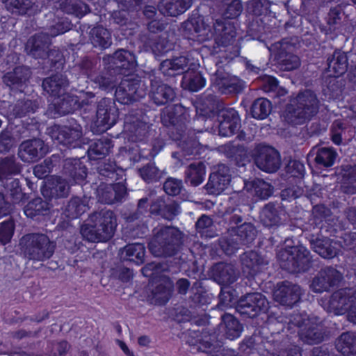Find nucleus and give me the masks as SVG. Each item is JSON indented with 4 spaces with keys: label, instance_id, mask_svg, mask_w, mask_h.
Instances as JSON below:
<instances>
[{
    "label": "nucleus",
    "instance_id": "8fccbe9b",
    "mask_svg": "<svg viewBox=\"0 0 356 356\" xmlns=\"http://www.w3.org/2000/svg\"><path fill=\"white\" fill-rule=\"evenodd\" d=\"M21 165L17 162L15 156H6L0 159V181L4 183L9 176L15 175L20 172Z\"/></svg>",
    "mask_w": 356,
    "mask_h": 356
},
{
    "label": "nucleus",
    "instance_id": "603ef678",
    "mask_svg": "<svg viewBox=\"0 0 356 356\" xmlns=\"http://www.w3.org/2000/svg\"><path fill=\"white\" fill-rule=\"evenodd\" d=\"M205 82V79L200 72L187 70L183 76L181 85L185 89L195 92L204 87Z\"/></svg>",
    "mask_w": 356,
    "mask_h": 356
},
{
    "label": "nucleus",
    "instance_id": "774afa93",
    "mask_svg": "<svg viewBox=\"0 0 356 356\" xmlns=\"http://www.w3.org/2000/svg\"><path fill=\"white\" fill-rule=\"evenodd\" d=\"M87 205L79 197H72L68 202L65 213L70 218H76L86 211Z\"/></svg>",
    "mask_w": 356,
    "mask_h": 356
},
{
    "label": "nucleus",
    "instance_id": "ddd939ff",
    "mask_svg": "<svg viewBox=\"0 0 356 356\" xmlns=\"http://www.w3.org/2000/svg\"><path fill=\"white\" fill-rule=\"evenodd\" d=\"M354 303H356V290L353 288H343L332 293L326 309L336 315H342L348 313Z\"/></svg>",
    "mask_w": 356,
    "mask_h": 356
},
{
    "label": "nucleus",
    "instance_id": "bf43d9fd",
    "mask_svg": "<svg viewBox=\"0 0 356 356\" xmlns=\"http://www.w3.org/2000/svg\"><path fill=\"white\" fill-rule=\"evenodd\" d=\"M6 8L17 15L31 14L35 3L31 0H2Z\"/></svg>",
    "mask_w": 356,
    "mask_h": 356
},
{
    "label": "nucleus",
    "instance_id": "393cba45",
    "mask_svg": "<svg viewBox=\"0 0 356 356\" xmlns=\"http://www.w3.org/2000/svg\"><path fill=\"white\" fill-rule=\"evenodd\" d=\"M113 71L126 73L133 70L136 66L135 56L130 51L121 49L117 50L112 56H108Z\"/></svg>",
    "mask_w": 356,
    "mask_h": 356
},
{
    "label": "nucleus",
    "instance_id": "58836bf2",
    "mask_svg": "<svg viewBox=\"0 0 356 356\" xmlns=\"http://www.w3.org/2000/svg\"><path fill=\"white\" fill-rule=\"evenodd\" d=\"M49 209V202L41 197H36L24 207V212L28 218L38 220L41 216L48 214Z\"/></svg>",
    "mask_w": 356,
    "mask_h": 356
},
{
    "label": "nucleus",
    "instance_id": "e2e57ef3",
    "mask_svg": "<svg viewBox=\"0 0 356 356\" xmlns=\"http://www.w3.org/2000/svg\"><path fill=\"white\" fill-rule=\"evenodd\" d=\"M250 186L255 196L261 200L268 199L273 195L274 187L261 179H254Z\"/></svg>",
    "mask_w": 356,
    "mask_h": 356
},
{
    "label": "nucleus",
    "instance_id": "1a4fd4ad",
    "mask_svg": "<svg viewBox=\"0 0 356 356\" xmlns=\"http://www.w3.org/2000/svg\"><path fill=\"white\" fill-rule=\"evenodd\" d=\"M343 279V274L340 271L332 266H326L313 277L309 287L313 292L317 293L330 292L337 287Z\"/></svg>",
    "mask_w": 356,
    "mask_h": 356
},
{
    "label": "nucleus",
    "instance_id": "a18cd8bd",
    "mask_svg": "<svg viewBox=\"0 0 356 356\" xmlns=\"http://www.w3.org/2000/svg\"><path fill=\"white\" fill-rule=\"evenodd\" d=\"M90 40L94 47L101 49H106L112 44L111 33L102 26H97L90 30Z\"/></svg>",
    "mask_w": 356,
    "mask_h": 356
},
{
    "label": "nucleus",
    "instance_id": "f8f14e48",
    "mask_svg": "<svg viewBox=\"0 0 356 356\" xmlns=\"http://www.w3.org/2000/svg\"><path fill=\"white\" fill-rule=\"evenodd\" d=\"M50 133L53 140L70 148L80 147L81 144L82 127L76 122L70 126H54Z\"/></svg>",
    "mask_w": 356,
    "mask_h": 356
},
{
    "label": "nucleus",
    "instance_id": "864d4df0",
    "mask_svg": "<svg viewBox=\"0 0 356 356\" xmlns=\"http://www.w3.org/2000/svg\"><path fill=\"white\" fill-rule=\"evenodd\" d=\"M104 69L99 73L92 74L90 80L95 83L99 88L103 90H109L115 87V76L112 69Z\"/></svg>",
    "mask_w": 356,
    "mask_h": 356
},
{
    "label": "nucleus",
    "instance_id": "20e7f679",
    "mask_svg": "<svg viewBox=\"0 0 356 356\" xmlns=\"http://www.w3.org/2000/svg\"><path fill=\"white\" fill-rule=\"evenodd\" d=\"M19 246L26 259L43 262L53 256L56 243L44 234L31 233L20 238Z\"/></svg>",
    "mask_w": 356,
    "mask_h": 356
},
{
    "label": "nucleus",
    "instance_id": "09e8293b",
    "mask_svg": "<svg viewBox=\"0 0 356 356\" xmlns=\"http://www.w3.org/2000/svg\"><path fill=\"white\" fill-rule=\"evenodd\" d=\"M59 98L54 106L56 112L60 115H64L72 113L79 106V99L76 95L65 92Z\"/></svg>",
    "mask_w": 356,
    "mask_h": 356
},
{
    "label": "nucleus",
    "instance_id": "a211bd4d",
    "mask_svg": "<svg viewBox=\"0 0 356 356\" xmlns=\"http://www.w3.org/2000/svg\"><path fill=\"white\" fill-rule=\"evenodd\" d=\"M48 152V146L39 138L26 140L22 142L18 149V156L22 161L31 163L43 158Z\"/></svg>",
    "mask_w": 356,
    "mask_h": 356
},
{
    "label": "nucleus",
    "instance_id": "6e6d98bb",
    "mask_svg": "<svg viewBox=\"0 0 356 356\" xmlns=\"http://www.w3.org/2000/svg\"><path fill=\"white\" fill-rule=\"evenodd\" d=\"M36 108V104L31 100L19 99L9 106V111L14 118H22L30 113H34Z\"/></svg>",
    "mask_w": 356,
    "mask_h": 356
},
{
    "label": "nucleus",
    "instance_id": "a878e982",
    "mask_svg": "<svg viewBox=\"0 0 356 356\" xmlns=\"http://www.w3.org/2000/svg\"><path fill=\"white\" fill-rule=\"evenodd\" d=\"M31 76L32 72L30 67L20 65L15 67L13 71L7 72L2 79L6 86L20 90L27 84Z\"/></svg>",
    "mask_w": 356,
    "mask_h": 356
},
{
    "label": "nucleus",
    "instance_id": "cd10ccee",
    "mask_svg": "<svg viewBox=\"0 0 356 356\" xmlns=\"http://www.w3.org/2000/svg\"><path fill=\"white\" fill-rule=\"evenodd\" d=\"M152 126V124L149 125L138 118L128 115L125 118L124 128L133 141H138L143 140L147 136Z\"/></svg>",
    "mask_w": 356,
    "mask_h": 356
},
{
    "label": "nucleus",
    "instance_id": "37998d69",
    "mask_svg": "<svg viewBox=\"0 0 356 356\" xmlns=\"http://www.w3.org/2000/svg\"><path fill=\"white\" fill-rule=\"evenodd\" d=\"M221 320L225 325V336L227 339L234 340L240 337L243 327L235 316L225 313L221 316Z\"/></svg>",
    "mask_w": 356,
    "mask_h": 356
},
{
    "label": "nucleus",
    "instance_id": "4468645a",
    "mask_svg": "<svg viewBox=\"0 0 356 356\" xmlns=\"http://www.w3.org/2000/svg\"><path fill=\"white\" fill-rule=\"evenodd\" d=\"M310 248L324 259H332L338 254L337 243L321 234V231H312L306 233Z\"/></svg>",
    "mask_w": 356,
    "mask_h": 356
},
{
    "label": "nucleus",
    "instance_id": "4c0bfd02",
    "mask_svg": "<svg viewBox=\"0 0 356 356\" xmlns=\"http://www.w3.org/2000/svg\"><path fill=\"white\" fill-rule=\"evenodd\" d=\"M242 245L252 243L257 236V229L252 222H243L236 227H230Z\"/></svg>",
    "mask_w": 356,
    "mask_h": 356
},
{
    "label": "nucleus",
    "instance_id": "c9c22d12",
    "mask_svg": "<svg viewBox=\"0 0 356 356\" xmlns=\"http://www.w3.org/2000/svg\"><path fill=\"white\" fill-rule=\"evenodd\" d=\"M174 283L166 275L157 274V305H164L172 297Z\"/></svg>",
    "mask_w": 356,
    "mask_h": 356
},
{
    "label": "nucleus",
    "instance_id": "412c9836",
    "mask_svg": "<svg viewBox=\"0 0 356 356\" xmlns=\"http://www.w3.org/2000/svg\"><path fill=\"white\" fill-rule=\"evenodd\" d=\"M51 44V38L44 32H40L28 39L25 44V51L33 58H44Z\"/></svg>",
    "mask_w": 356,
    "mask_h": 356
},
{
    "label": "nucleus",
    "instance_id": "c756f323",
    "mask_svg": "<svg viewBox=\"0 0 356 356\" xmlns=\"http://www.w3.org/2000/svg\"><path fill=\"white\" fill-rule=\"evenodd\" d=\"M300 339L308 345L318 344L327 337L325 329L320 325L308 324L298 331Z\"/></svg>",
    "mask_w": 356,
    "mask_h": 356
},
{
    "label": "nucleus",
    "instance_id": "f03ea898",
    "mask_svg": "<svg viewBox=\"0 0 356 356\" xmlns=\"http://www.w3.org/2000/svg\"><path fill=\"white\" fill-rule=\"evenodd\" d=\"M117 227V218L113 211L108 209L92 213L80 232L83 238L92 243L106 242L114 235Z\"/></svg>",
    "mask_w": 356,
    "mask_h": 356
},
{
    "label": "nucleus",
    "instance_id": "c03bdc74",
    "mask_svg": "<svg viewBox=\"0 0 356 356\" xmlns=\"http://www.w3.org/2000/svg\"><path fill=\"white\" fill-rule=\"evenodd\" d=\"M179 212V204L171 198L159 197L157 200V214L172 220Z\"/></svg>",
    "mask_w": 356,
    "mask_h": 356
},
{
    "label": "nucleus",
    "instance_id": "338daca9",
    "mask_svg": "<svg viewBox=\"0 0 356 356\" xmlns=\"http://www.w3.org/2000/svg\"><path fill=\"white\" fill-rule=\"evenodd\" d=\"M261 220L266 227L277 225L280 222L278 211L273 203L266 204L261 212Z\"/></svg>",
    "mask_w": 356,
    "mask_h": 356
},
{
    "label": "nucleus",
    "instance_id": "69168bd1",
    "mask_svg": "<svg viewBox=\"0 0 356 356\" xmlns=\"http://www.w3.org/2000/svg\"><path fill=\"white\" fill-rule=\"evenodd\" d=\"M337 153L332 147L318 148L316 152L315 162L321 166L328 168L333 165Z\"/></svg>",
    "mask_w": 356,
    "mask_h": 356
},
{
    "label": "nucleus",
    "instance_id": "49530a36",
    "mask_svg": "<svg viewBox=\"0 0 356 356\" xmlns=\"http://www.w3.org/2000/svg\"><path fill=\"white\" fill-rule=\"evenodd\" d=\"M218 245L221 250L227 256L233 255L242 246L234 232L231 231V227L224 236L219 238Z\"/></svg>",
    "mask_w": 356,
    "mask_h": 356
},
{
    "label": "nucleus",
    "instance_id": "6ab92c4d",
    "mask_svg": "<svg viewBox=\"0 0 356 356\" xmlns=\"http://www.w3.org/2000/svg\"><path fill=\"white\" fill-rule=\"evenodd\" d=\"M218 131L222 136L234 135L240 127L238 112L233 108H222L218 111Z\"/></svg>",
    "mask_w": 356,
    "mask_h": 356
},
{
    "label": "nucleus",
    "instance_id": "7c9ffc66",
    "mask_svg": "<svg viewBox=\"0 0 356 356\" xmlns=\"http://www.w3.org/2000/svg\"><path fill=\"white\" fill-rule=\"evenodd\" d=\"M326 70L330 74V76H339L343 74L348 70V62L346 52L341 50H335L327 59Z\"/></svg>",
    "mask_w": 356,
    "mask_h": 356
},
{
    "label": "nucleus",
    "instance_id": "f704fd0d",
    "mask_svg": "<svg viewBox=\"0 0 356 356\" xmlns=\"http://www.w3.org/2000/svg\"><path fill=\"white\" fill-rule=\"evenodd\" d=\"M188 62V58L185 56L177 57L172 60L166 59L160 63L159 70L164 75L174 76L183 72L185 73Z\"/></svg>",
    "mask_w": 356,
    "mask_h": 356
},
{
    "label": "nucleus",
    "instance_id": "f3484780",
    "mask_svg": "<svg viewBox=\"0 0 356 356\" xmlns=\"http://www.w3.org/2000/svg\"><path fill=\"white\" fill-rule=\"evenodd\" d=\"M273 295L275 301L291 307L300 300L301 289L298 284L284 281L277 284Z\"/></svg>",
    "mask_w": 356,
    "mask_h": 356
},
{
    "label": "nucleus",
    "instance_id": "aec40b11",
    "mask_svg": "<svg viewBox=\"0 0 356 356\" xmlns=\"http://www.w3.org/2000/svg\"><path fill=\"white\" fill-rule=\"evenodd\" d=\"M62 174L71 184H80L86 180L88 169L80 159L68 158L63 161Z\"/></svg>",
    "mask_w": 356,
    "mask_h": 356
},
{
    "label": "nucleus",
    "instance_id": "680f3d73",
    "mask_svg": "<svg viewBox=\"0 0 356 356\" xmlns=\"http://www.w3.org/2000/svg\"><path fill=\"white\" fill-rule=\"evenodd\" d=\"M315 4L314 0H289L286 6L289 13L305 15L314 9Z\"/></svg>",
    "mask_w": 356,
    "mask_h": 356
},
{
    "label": "nucleus",
    "instance_id": "2eb2a0df",
    "mask_svg": "<svg viewBox=\"0 0 356 356\" xmlns=\"http://www.w3.org/2000/svg\"><path fill=\"white\" fill-rule=\"evenodd\" d=\"M231 179L229 168L222 163L218 164L213 167L205 189L209 194L219 195L229 186Z\"/></svg>",
    "mask_w": 356,
    "mask_h": 356
},
{
    "label": "nucleus",
    "instance_id": "ea45409f",
    "mask_svg": "<svg viewBox=\"0 0 356 356\" xmlns=\"http://www.w3.org/2000/svg\"><path fill=\"white\" fill-rule=\"evenodd\" d=\"M312 218L307 227V232L321 231L325 222V219L331 215V211L324 204H316L313 207L312 211Z\"/></svg>",
    "mask_w": 356,
    "mask_h": 356
},
{
    "label": "nucleus",
    "instance_id": "5fc2aeb1",
    "mask_svg": "<svg viewBox=\"0 0 356 356\" xmlns=\"http://www.w3.org/2000/svg\"><path fill=\"white\" fill-rule=\"evenodd\" d=\"M195 230L202 238H211L218 236V233L213 229V220L207 215H202L195 222Z\"/></svg>",
    "mask_w": 356,
    "mask_h": 356
},
{
    "label": "nucleus",
    "instance_id": "bb28decb",
    "mask_svg": "<svg viewBox=\"0 0 356 356\" xmlns=\"http://www.w3.org/2000/svg\"><path fill=\"white\" fill-rule=\"evenodd\" d=\"M70 184L65 177H56L42 190V193L45 198L49 200L53 198L67 197L70 194Z\"/></svg>",
    "mask_w": 356,
    "mask_h": 356
},
{
    "label": "nucleus",
    "instance_id": "de8ad7c7",
    "mask_svg": "<svg viewBox=\"0 0 356 356\" xmlns=\"http://www.w3.org/2000/svg\"><path fill=\"white\" fill-rule=\"evenodd\" d=\"M222 342L218 339L216 333L204 332L201 337V341L197 350L208 354H215L220 351Z\"/></svg>",
    "mask_w": 356,
    "mask_h": 356
},
{
    "label": "nucleus",
    "instance_id": "13d9d810",
    "mask_svg": "<svg viewBox=\"0 0 356 356\" xmlns=\"http://www.w3.org/2000/svg\"><path fill=\"white\" fill-rule=\"evenodd\" d=\"M271 3L268 0H251L248 2L247 10L257 17H274L275 13L270 10Z\"/></svg>",
    "mask_w": 356,
    "mask_h": 356
},
{
    "label": "nucleus",
    "instance_id": "a19ab883",
    "mask_svg": "<svg viewBox=\"0 0 356 356\" xmlns=\"http://www.w3.org/2000/svg\"><path fill=\"white\" fill-rule=\"evenodd\" d=\"M113 147L111 140L107 138H100L92 143L87 150L91 160H98L107 156Z\"/></svg>",
    "mask_w": 356,
    "mask_h": 356
},
{
    "label": "nucleus",
    "instance_id": "4d7b16f0",
    "mask_svg": "<svg viewBox=\"0 0 356 356\" xmlns=\"http://www.w3.org/2000/svg\"><path fill=\"white\" fill-rule=\"evenodd\" d=\"M205 175V165L202 161L191 163L186 172V181H189L193 186L200 185Z\"/></svg>",
    "mask_w": 356,
    "mask_h": 356
},
{
    "label": "nucleus",
    "instance_id": "dca6fc26",
    "mask_svg": "<svg viewBox=\"0 0 356 356\" xmlns=\"http://www.w3.org/2000/svg\"><path fill=\"white\" fill-rule=\"evenodd\" d=\"M95 124L101 131H104L116 122L118 109L114 102L108 98L102 99L97 104Z\"/></svg>",
    "mask_w": 356,
    "mask_h": 356
},
{
    "label": "nucleus",
    "instance_id": "473e14b6",
    "mask_svg": "<svg viewBox=\"0 0 356 356\" xmlns=\"http://www.w3.org/2000/svg\"><path fill=\"white\" fill-rule=\"evenodd\" d=\"M46 17L47 20V32L44 33L50 38L63 34L72 29V24L66 17H60L52 13L47 15Z\"/></svg>",
    "mask_w": 356,
    "mask_h": 356
},
{
    "label": "nucleus",
    "instance_id": "72a5a7b5",
    "mask_svg": "<svg viewBox=\"0 0 356 356\" xmlns=\"http://www.w3.org/2000/svg\"><path fill=\"white\" fill-rule=\"evenodd\" d=\"M191 3L192 0H164L158 2L157 8L164 15L176 17L186 11Z\"/></svg>",
    "mask_w": 356,
    "mask_h": 356
},
{
    "label": "nucleus",
    "instance_id": "7ed1b4c3",
    "mask_svg": "<svg viewBox=\"0 0 356 356\" xmlns=\"http://www.w3.org/2000/svg\"><path fill=\"white\" fill-rule=\"evenodd\" d=\"M319 110L316 95L310 90L300 91L291 99L284 111L286 122L292 125L302 124L309 121Z\"/></svg>",
    "mask_w": 356,
    "mask_h": 356
},
{
    "label": "nucleus",
    "instance_id": "052dcab7",
    "mask_svg": "<svg viewBox=\"0 0 356 356\" xmlns=\"http://www.w3.org/2000/svg\"><path fill=\"white\" fill-rule=\"evenodd\" d=\"M250 111L254 118L266 119L272 111L271 102L266 98H258L253 102Z\"/></svg>",
    "mask_w": 356,
    "mask_h": 356
},
{
    "label": "nucleus",
    "instance_id": "5701e85b",
    "mask_svg": "<svg viewBox=\"0 0 356 356\" xmlns=\"http://www.w3.org/2000/svg\"><path fill=\"white\" fill-rule=\"evenodd\" d=\"M70 83V80L65 72H57L44 78L42 82V88L48 95L60 97L66 92Z\"/></svg>",
    "mask_w": 356,
    "mask_h": 356
},
{
    "label": "nucleus",
    "instance_id": "b1692460",
    "mask_svg": "<svg viewBox=\"0 0 356 356\" xmlns=\"http://www.w3.org/2000/svg\"><path fill=\"white\" fill-rule=\"evenodd\" d=\"M210 274L212 279L219 284L227 285L236 280L238 270L231 263L218 262L211 266Z\"/></svg>",
    "mask_w": 356,
    "mask_h": 356
},
{
    "label": "nucleus",
    "instance_id": "2f4dec72",
    "mask_svg": "<svg viewBox=\"0 0 356 356\" xmlns=\"http://www.w3.org/2000/svg\"><path fill=\"white\" fill-rule=\"evenodd\" d=\"M240 261L243 272L251 276L256 275L262 266L268 264L257 252L254 250L243 253L240 256Z\"/></svg>",
    "mask_w": 356,
    "mask_h": 356
},
{
    "label": "nucleus",
    "instance_id": "4be33fe9",
    "mask_svg": "<svg viewBox=\"0 0 356 356\" xmlns=\"http://www.w3.org/2000/svg\"><path fill=\"white\" fill-rule=\"evenodd\" d=\"M126 194V186L122 183L109 185L101 184L97 189L98 201L108 204L121 202Z\"/></svg>",
    "mask_w": 356,
    "mask_h": 356
},
{
    "label": "nucleus",
    "instance_id": "6e6552de",
    "mask_svg": "<svg viewBox=\"0 0 356 356\" xmlns=\"http://www.w3.org/2000/svg\"><path fill=\"white\" fill-rule=\"evenodd\" d=\"M291 38H284L271 44L270 51L282 70L291 71L298 69L301 64L300 58L292 53L294 48Z\"/></svg>",
    "mask_w": 356,
    "mask_h": 356
},
{
    "label": "nucleus",
    "instance_id": "f257e3e1",
    "mask_svg": "<svg viewBox=\"0 0 356 356\" xmlns=\"http://www.w3.org/2000/svg\"><path fill=\"white\" fill-rule=\"evenodd\" d=\"M183 34L189 40L204 42L211 40L216 33L214 49L221 53L220 58H225L229 63L238 54L234 46L236 38V29L233 24L218 19L213 23V29L203 16H193L184 21L181 26Z\"/></svg>",
    "mask_w": 356,
    "mask_h": 356
},
{
    "label": "nucleus",
    "instance_id": "9d476101",
    "mask_svg": "<svg viewBox=\"0 0 356 356\" xmlns=\"http://www.w3.org/2000/svg\"><path fill=\"white\" fill-rule=\"evenodd\" d=\"M253 159L257 167L266 172H275L281 165L280 153L271 146L263 144L257 145L254 149Z\"/></svg>",
    "mask_w": 356,
    "mask_h": 356
},
{
    "label": "nucleus",
    "instance_id": "e433bc0d",
    "mask_svg": "<svg viewBox=\"0 0 356 356\" xmlns=\"http://www.w3.org/2000/svg\"><path fill=\"white\" fill-rule=\"evenodd\" d=\"M145 248L142 243L128 244L120 250V258L139 265L145 261Z\"/></svg>",
    "mask_w": 356,
    "mask_h": 356
},
{
    "label": "nucleus",
    "instance_id": "79ce46f5",
    "mask_svg": "<svg viewBox=\"0 0 356 356\" xmlns=\"http://www.w3.org/2000/svg\"><path fill=\"white\" fill-rule=\"evenodd\" d=\"M58 8L64 13L83 17L90 12L88 5L81 0H59Z\"/></svg>",
    "mask_w": 356,
    "mask_h": 356
},
{
    "label": "nucleus",
    "instance_id": "c85d7f7f",
    "mask_svg": "<svg viewBox=\"0 0 356 356\" xmlns=\"http://www.w3.org/2000/svg\"><path fill=\"white\" fill-rule=\"evenodd\" d=\"M5 189L9 203H12L13 208L15 205H22L29 199L28 195L23 192L22 185L18 179H10L1 184Z\"/></svg>",
    "mask_w": 356,
    "mask_h": 356
},
{
    "label": "nucleus",
    "instance_id": "0eeeda50",
    "mask_svg": "<svg viewBox=\"0 0 356 356\" xmlns=\"http://www.w3.org/2000/svg\"><path fill=\"white\" fill-rule=\"evenodd\" d=\"M269 308V302L261 293H248L239 298L236 305L238 313L250 318L266 314Z\"/></svg>",
    "mask_w": 356,
    "mask_h": 356
},
{
    "label": "nucleus",
    "instance_id": "423d86ee",
    "mask_svg": "<svg viewBox=\"0 0 356 356\" xmlns=\"http://www.w3.org/2000/svg\"><path fill=\"white\" fill-rule=\"evenodd\" d=\"M184 234L174 226H164L157 232V257L175 255L184 243Z\"/></svg>",
    "mask_w": 356,
    "mask_h": 356
},
{
    "label": "nucleus",
    "instance_id": "39448f33",
    "mask_svg": "<svg viewBox=\"0 0 356 356\" xmlns=\"http://www.w3.org/2000/svg\"><path fill=\"white\" fill-rule=\"evenodd\" d=\"M277 257L280 267L289 273H304L312 267L310 252L302 245L282 248Z\"/></svg>",
    "mask_w": 356,
    "mask_h": 356
},
{
    "label": "nucleus",
    "instance_id": "3c124183",
    "mask_svg": "<svg viewBox=\"0 0 356 356\" xmlns=\"http://www.w3.org/2000/svg\"><path fill=\"white\" fill-rule=\"evenodd\" d=\"M337 349L345 354L356 353V333L346 332L342 333L336 341Z\"/></svg>",
    "mask_w": 356,
    "mask_h": 356
},
{
    "label": "nucleus",
    "instance_id": "0e129e2a",
    "mask_svg": "<svg viewBox=\"0 0 356 356\" xmlns=\"http://www.w3.org/2000/svg\"><path fill=\"white\" fill-rule=\"evenodd\" d=\"M60 156L53 154L51 157L46 159L42 163L36 165L33 168V173L39 179L47 177L53 170L54 166L59 161Z\"/></svg>",
    "mask_w": 356,
    "mask_h": 356
},
{
    "label": "nucleus",
    "instance_id": "9b49d317",
    "mask_svg": "<svg viewBox=\"0 0 356 356\" xmlns=\"http://www.w3.org/2000/svg\"><path fill=\"white\" fill-rule=\"evenodd\" d=\"M145 95L143 84L137 79H124L115 90L116 100L122 104H131Z\"/></svg>",
    "mask_w": 356,
    "mask_h": 356
}]
</instances>
